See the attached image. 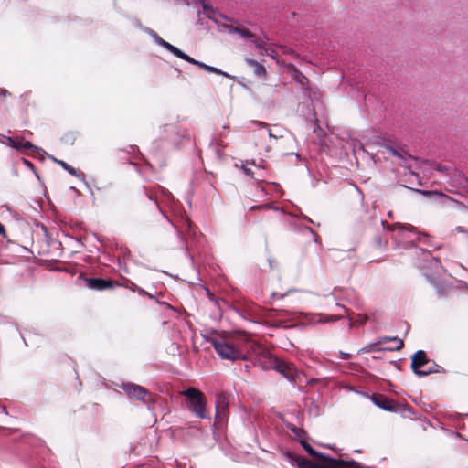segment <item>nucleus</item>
Wrapping results in <instances>:
<instances>
[{
    "instance_id": "f257e3e1",
    "label": "nucleus",
    "mask_w": 468,
    "mask_h": 468,
    "mask_svg": "<svg viewBox=\"0 0 468 468\" xmlns=\"http://www.w3.org/2000/svg\"><path fill=\"white\" fill-rule=\"evenodd\" d=\"M300 444L303 446V448L306 451V452L319 460L324 462V464H317L310 460L297 456L290 452H286L284 453V456L286 457L287 461L294 466H297L298 468H351L356 467L359 468L360 464L352 460V461H343L340 459H335L330 457L329 455L322 452H316L307 441L306 440L300 442Z\"/></svg>"
},
{
    "instance_id": "f03ea898",
    "label": "nucleus",
    "mask_w": 468,
    "mask_h": 468,
    "mask_svg": "<svg viewBox=\"0 0 468 468\" xmlns=\"http://www.w3.org/2000/svg\"><path fill=\"white\" fill-rule=\"evenodd\" d=\"M138 27L141 30H143L144 33L149 35L153 38V40L154 41V43L156 45L164 48L165 49L169 51L171 54H173L175 57L181 58L192 65H196L199 69H201L208 73L222 75L226 78L233 79V80L236 78L235 76H232V75L229 74L228 72L221 70L218 68H216V67L210 66V65H207L204 62H201L199 60H197V59L191 58L190 56H188L187 54L183 52L181 49H179L177 47H176V46L170 44L169 42L165 41V39H163L154 29L147 27H144L140 23L138 24Z\"/></svg>"
},
{
    "instance_id": "7ed1b4c3",
    "label": "nucleus",
    "mask_w": 468,
    "mask_h": 468,
    "mask_svg": "<svg viewBox=\"0 0 468 468\" xmlns=\"http://www.w3.org/2000/svg\"><path fill=\"white\" fill-rule=\"evenodd\" d=\"M218 356L230 362L245 361L249 358L248 351L239 348L222 336L213 337L209 340Z\"/></svg>"
},
{
    "instance_id": "20e7f679",
    "label": "nucleus",
    "mask_w": 468,
    "mask_h": 468,
    "mask_svg": "<svg viewBox=\"0 0 468 468\" xmlns=\"http://www.w3.org/2000/svg\"><path fill=\"white\" fill-rule=\"evenodd\" d=\"M251 353L256 356V363L263 369H273L278 357L273 356L268 349L256 342L248 343V354Z\"/></svg>"
},
{
    "instance_id": "39448f33",
    "label": "nucleus",
    "mask_w": 468,
    "mask_h": 468,
    "mask_svg": "<svg viewBox=\"0 0 468 468\" xmlns=\"http://www.w3.org/2000/svg\"><path fill=\"white\" fill-rule=\"evenodd\" d=\"M145 195L149 200L153 201L162 214V216L172 224V226L176 229V227L172 223V221L166 217L165 212L161 208V203H165L167 205H171L175 201V197L167 189L164 188L161 186H157L151 189L145 188Z\"/></svg>"
},
{
    "instance_id": "423d86ee",
    "label": "nucleus",
    "mask_w": 468,
    "mask_h": 468,
    "mask_svg": "<svg viewBox=\"0 0 468 468\" xmlns=\"http://www.w3.org/2000/svg\"><path fill=\"white\" fill-rule=\"evenodd\" d=\"M184 134L176 123H168L160 127L159 140L164 142V147L166 150L179 146Z\"/></svg>"
},
{
    "instance_id": "0eeeda50",
    "label": "nucleus",
    "mask_w": 468,
    "mask_h": 468,
    "mask_svg": "<svg viewBox=\"0 0 468 468\" xmlns=\"http://www.w3.org/2000/svg\"><path fill=\"white\" fill-rule=\"evenodd\" d=\"M120 388L130 397L137 400H144V399L150 395L149 391L137 384L132 382H123L120 385Z\"/></svg>"
},
{
    "instance_id": "6e6552de",
    "label": "nucleus",
    "mask_w": 468,
    "mask_h": 468,
    "mask_svg": "<svg viewBox=\"0 0 468 468\" xmlns=\"http://www.w3.org/2000/svg\"><path fill=\"white\" fill-rule=\"evenodd\" d=\"M273 370L282 375L289 382L294 384L298 378V371L292 364H288L278 358L276 366Z\"/></svg>"
},
{
    "instance_id": "1a4fd4ad",
    "label": "nucleus",
    "mask_w": 468,
    "mask_h": 468,
    "mask_svg": "<svg viewBox=\"0 0 468 468\" xmlns=\"http://www.w3.org/2000/svg\"><path fill=\"white\" fill-rule=\"evenodd\" d=\"M431 360L428 358L427 354L423 350H418L411 356V369L415 375L420 377L421 371L429 365Z\"/></svg>"
},
{
    "instance_id": "9d476101",
    "label": "nucleus",
    "mask_w": 468,
    "mask_h": 468,
    "mask_svg": "<svg viewBox=\"0 0 468 468\" xmlns=\"http://www.w3.org/2000/svg\"><path fill=\"white\" fill-rule=\"evenodd\" d=\"M197 2L201 5L203 8V14L206 16V17L213 21L216 25L218 24V18L227 21L229 20L227 16L219 13L216 8L213 7L212 5L207 2V0H198Z\"/></svg>"
},
{
    "instance_id": "9b49d317",
    "label": "nucleus",
    "mask_w": 468,
    "mask_h": 468,
    "mask_svg": "<svg viewBox=\"0 0 468 468\" xmlns=\"http://www.w3.org/2000/svg\"><path fill=\"white\" fill-rule=\"evenodd\" d=\"M253 123L261 127V129L258 132L259 136L267 134L270 139H275V140L283 138V136H284L285 131L283 129L278 127L277 125L274 126L277 129V131L274 132L273 130H271L270 128L269 124H267L263 122L254 121Z\"/></svg>"
},
{
    "instance_id": "f8f14e48",
    "label": "nucleus",
    "mask_w": 468,
    "mask_h": 468,
    "mask_svg": "<svg viewBox=\"0 0 468 468\" xmlns=\"http://www.w3.org/2000/svg\"><path fill=\"white\" fill-rule=\"evenodd\" d=\"M188 408L197 417L200 419H209V415L206 411L204 396L190 401Z\"/></svg>"
},
{
    "instance_id": "ddd939ff",
    "label": "nucleus",
    "mask_w": 468,
    "mask_h": 468,
    "mask_svg": "<svg viewBox=\"0 0 468 468\" xmlns=\"http://www.w3.org/2000/svg\"><path fill=\"white\" fill-rule=\"evenodd\" d=\"M85 282L89 289L96 291H103L106 289L113 288V284L110 280L102 278H86Z\"/></svg>"
},
{
    "instance_id": "4468645a",
    "label": "nucleus",
    "mask_w": 468,
    "mask_h": 468,
    "mask_svg": "<svg viewBox=\"0 0 468 468\" xmlns=\"http://www.w3.org/2000/svg\"><path fill=\"white\" fill-rule=\"evenodd\" d=\"M292 79L303 88L304 95L308 98V100L311 101V96H310V90H309V80L305 75H303L299 69H297L295 67L292 68Z\"/></svg>"
},
{
    "instance_id": "2eb2a0df",
    "label": "nucleus",
    "mask_w": 468,
    "mask_h": 468,
    "mask_svg": "<svg viewBox=\"0 0 468 468\" xmlns=\"http://www.w3.org/2000/svg\"><path fill=\"white\" fill-rule=\"evenodd\" d=\"M15 144H12L11 147L19 152H25L27 150H32L35 152H39L41 149L29 141H25L22 137H14Z\"/></svg>"
},
{
    "instance_id": "dca6fc26",
    "label": "nucleus",
    "mask_w": 468,
    "mask_h": 468,
    "mask_svg": "<svg viewBox=\"0 0 468 468\" xmlns=\"http://www.w3.org/2000/svg\"><path fill=\"white\" fill-rule=\"evenodd\" d=\"M389 341L393 342L395 344V346H390V347H385L384 348L385 350L399 351L403 347V345H404L403 341L397 336H381L377 341V344L380 345V344H384V343H387Z\"/></svg>"
},
{
    "instance_id": "f3484780",
    "label": "nucleus",
    "mask_w": 468,
    "mask_h": 468,
    "mask_svg": "<svg viewBox=\"0 0 468 468\" xmlns=\"http://www.w3.org/2000/svg\"><path fill=\"white\" fill-rule=\"evenodd\" d=\"M371 400L373 401V403L386 410V411H395V407L391 405L390 401L384 396H381V395H374L372 398H371Z\"/></svg>"
},
{
    "instance_id": "a211bd4d",
    "label": "nucleus",
    "mask_w": 468,
    "mask_h": 468,
    "mask_svg": "<svg viewBox=\"0 0 468 468\" xmlns=\"http://www.w3.org/2000/svg\"><path fill=\"white\" fill-rule=\"evenodd\" d=\"M228 410V402L224 396H219L216 402V418H223Z\"/></svg>"
},
{
    "instance_id": "6ab92c4d",
    "label": "nucleus",
    "mask_w": 468,
    "mask_h": 468,
    "mask_svg": "<svg viewBox=\"0 0 468 468\" xmlns=\"http://www.w3.org/2000/svg\"><path fill=\"white\" fill-rule=\"evenodd\" d=\"M444 369L438 364H436L433 360H431L430 364L426 366V367L421 371L420 377H426L432 373H442Z\"/></svg>"
},
{
    "instance_id": "aec40b11",
    "label": "nucleus",
    "mask_w": 468,
    "mask_h": 468,
    "mask_svg": "<svg viewBox=\"0 0 468 468\" xmlns=\"http://www.w3.org/2000/svg\"><path fill=\"white\" fill-rule=\"evenodd\" d=\"M246 61L248 65L254 68V73L256 76L263 77L266 75V69L263 65L251 58H248Z\"/></svg>"
},
{
    "instance_id": "412c9836",
    "label": "nucleus",
    "mask_w": 468,
    "mask_h": 468,
    "mask_svg": "<svg viewBox=\"0 0 468 468\" xmlns=\"http://www.w3.org/2000/svg\"><path fill=\"white\" fill-rule=\"evenodd\" d=\"M59 165L64 169L66 170L67 172H69L71 176H74L81 180H85V175L84 173L80 172V171H78L77 169H75L74 167H72L71 165H69V164H67L66 162L64 161H59Z\"/></svg>"
},
{
    "instance_id": "4be33fe9",
    "label": "nucleus",
    "mask_w": 468,
    "mask_h": 468,
    "mask_svg": "<svg viewBox=\"0 0 468 468\" xmlns=\"http://www.w3.org/2000/svg\"><path fill=\"white\" fill-rule=\"evenodd\" d=\"M210 146L213 147L217 157L221 158L222 149L226 147V144L223 143V141L221 139L212 138L210 142Z\"/></svg>"
},
{
    "instance_id": "5701e85b",
    "label": "nucleus",
    "mask_w": 468,
    "mask_h": 468,
    "mask_svg": "<svg viewBox=\"0 0 468 468\" xmlns=\"http://www.w3.org/2000/svg\"><path fill=\"white\" fill-rule=\"evenodd\" d=\"M241 169L243 170L245 175L250 176L255 180L261 181L265 177V175L263 173H257L256 171L251 170L250 168L248 167V165H246L245 163L241 165Z\"/></svg>"
},
{
    "instance_id": "b1692460",
    "label": "nucleus",
    "mask_w": 468,
    "mask_h": 468,
    "mask_svg": "<svg viewBox=\"0 0 468 468\" xmlns=\"http://www.w3.org/2000/svg\"><path fill=\"white\" fill-rule=\"evenodd\" d=\"M268 39L266 37H256L255 36H254V38L251 39V41L254 43V45L259 49L261 54L267 53V50H266V41Z\"/></svg>"
},
{
    "instance_id": "393cba45",
    "label": "nucleus",
    "mask_w": 468,
    "mask_h": 468,
    "mask_svg": "<svg viewBox=\"0 0 468 468\" xmlns=\"http://www.w3.org/2000/svg\"><path fill=\"white\" fill-rule=\"evenodd\" d=\"M288 429L295 435L299 442L306 440V432L301 428H297L294 425H288Z\"/></svg>"
},
{
    "instance_id": "a878e982",
    "label": "nucleus",
    "mask_w": 468,
    "mask_h": 468,
    "mask_svg": "<svg viewBox=\"0 0 468 468\" xmlns=\"http://www.w3.org/2000/svg\"><path fill=\"white\" fill-rule=\"evenodd\" d=\"M386 148L392 155L397 156L401 160L406 161L407 158L410 157V155L405 151L398 150L390 145H386Z\"/></svg>"
},
{
    "instance_id": "bb28decb",
    "label": "nucleus",
    "mask_w": 468,
    "mask_h": 468,
    "mask_svg": "<svg viewBox=\"0 0 468 468\" xmlns=\"http://www.w3.org/2000/svg\"><path fill=\"white\" fill-rule=\"evenodd\" d=\"M246 165H253L255 166L256 168V172L257 173H263L264 175L266 174L265 173V165H264V161L263 160H260L259 162H257L256 160L252 159V160H247L245 162Z\"/></svg>"
},
{
    "instance_id": "cd10ccee",
    "label": "nucleus",
    "mask_w": 468,
    "mask_h": 468,
    "mask_svg": "<svg viewBox=\"0 0 468 468\" xmlns=\"http://www.w3.org/2000/svg\"><path fill=\"white\" fill-rule=\"evenodd\" d=\"M391 230L399 229V230H407L410 232H415L416 228L410 224H402V223H395L390 227Z\"/></svg>"
},
{
    "instance_id": "c85d7f7f",
    "label": "nucleus",
    "mask_w": 468,
    "mask_h": 468,
    "mask_svg": "<svg viewBox=\"0 0 468 468\" xmlns=\"http://www.w3.org/2000/svg\"><path fill=\"white\" fill-rule=\"evenodd\" d=\"M183 394L186 397H187L190 399V401H193V400L200 398L201 396H203V394L199 390L195 389V388H188L186 391H184Z\"/></svg>"
},
{
    "instance_id": "c756f323",
    "label": "nucleus",
    "mask_w": 468,
    "mask_h": 468,
    "mask_svg": "<svg viewBox=\"0 0 468 468\" xmlns=\"http://www.w3.org/2000/svg\"><path fill=\"white\" fill-rule=\"evenodd\" d=\"M427 279L431 282V284L434 287L435 291L440 294L442 295V286L439 281H437L435 278H432L429 275H426Z\"/></svg>"
},
{
    "instance_id": "7c9ffc66",
    "label": "nucleus",
    "mask_w": 468,
    "mask_h": 468,
    "mask_svg": "<svg viewBox=\"0 0 468 468\" xmlns=\"http://www.w3.org/2000/svg\"><path fill=\"white\" fill-rule=\"evenodd\" d=\"M218 26V27L220 28V30H226L228 31L229 33H237L239 31V27H233L231 25H229V24H220L218 22V24H217Z\"/></svg>"
},
{
    "instance_id": "2f4dec72",
    "label": "nucleus",
    "mask_w": 468,
    "mask_h": 468,
    "mask_svg": "<svg viewBox=\"0 0 468 468\" xmlns=\"http://www.w3.org/2000/svg\"><path fill=\"white\" fill-rule=\"evenodd\" d=\"M241 37L245 39H252L254 38V34H252L250 31L245 28L239 27V31L237 32Z\"/></svg>"
},
{
    "instance_id": "473e14b6",
    "label": "nucleus",
    "mask_w": 468,
    "mask_h": 468,
    "mask_svg": "<svg viewBox=\"0 0 468 468\" xmlns=\"http://www.w3.org/2000/svg\"><path fill=\"white\" fill-rule=\"evenodd\" d=\"M0 143L11 147L12 144H15V138L1 134Z\"/></svg>"
},
{
    "instance_id": "72a5a7b5",
    "label": "nucleus",
    "mask_w": 468,
    "mask_h": 468,
    "mask_svg": "<svg viewBox=\"0 0 468 468\" xmlns=\"http://www.w3.org/2000/svg\"><path fill=\"white\" fill-rule=\"evenodd\" d=\"M378 345V344H377V342L373 343V344H369V345L364 346L363 348H361L358 353H368L371 351L378 350V347H377Z\"/></svg>"
},
{
    "instance_id": "f704fd0d",
    "label": "nucleus",
    "mask_w": 468,
    "mask_h": 468,
    "mask_svg": "<svg viewBox=\"0 0 468 468\" xmlns=\"http://www.w3.org/2000/svg\"><path fill=\"white\" fill-rule=\"evenodd\" d=\"M130 284L127 286V288H129L130 290H132L133 292H138L139 294H143V293H146V291L144 290L143 288L139 287L138 285H136L135 283L130 282H129Z\"/></svg>"
},
{
    "instance_id": "c9c22d12",
    "label": "nucleus",
    "mask_w": 468,
    "mask_h": 468,
    "mask_svg": "<svg viewBox=\"0 0 468 468\" xmlns=\"http://www.w3.org/2000/svg\"><path fill=\"white\" fill-rule=\"evenodd\" d=\"M340 319V316L338 315H324L321 316L320 321L323 323H329V322H335Z\"/></svg>"
},
{
    "instance_id": "e433bc0d",
    "label": "nucleus",
    "mask_w": 468,
    "mask_h": 468,
    "mask_svg": "<svg viewBox=\"0 0 468 468\" xmlns=\"http://www.w3.org/2000/svg\"><path fill=\"white\" fill-rule=\"evenodd\" d=\"M290 292H291V290H289L288 292H286L285 293H282V294H279L278 292H273L271 296V298L283 299Z\"/></svg>"
},
{
    "instance_id": "4c0bfd02",
    "label": "nucleus",
    "mask_w": 468,
    "mask_h": 468,
    "mask_svg": "<svg viewBox=\"0 0 468 468\" xmlns=\"http://www.w3.org/2000/svg\"><path fill=\"white\" fill-rule=\"evenodd\" d=\"M431 265L434 266L436 269L442 268L441 265L440 261L437 258H432L431 259Z\"/></svg>"
},
{
    "instance_id": "58836bf2",
    "label": "nucleus",
    "mask_w": 468,
    "mask_h": 468,
    "mask_svg": "<svg viewBox=\"0 0 468 468\" xmlns=\"http://www.w3.org/2000/svg\"><path fill=\"white\" fill-rule=\"evenodd\" d=\"M7 96H10L9 91L4 88H0V98H5Z\"/></svg>"
},
{
    "instance_id": "ea45409f",
    "label": "nucleus",
    "mask_w": 468,
    "mask_h": 468,
    "mask_svg": "<svg viewBox=\"0 0 468 468\" xmlns=\"http://www.w3.org/2000/svg\"><path fill=\"white\" fill-rule=\"evenodd\" d=\"M422 194H424V195H435V196H440V197H446L445 195H443L441 193H438V192L431 193V192H428V191H422Z\"/></svg>"
},
{
    "instance_id": "a19ab883",
    "label": "nucleus",
    "mask_w": 468,
    "mask_h": 468,
    "mask_svg": "<svg viewBox=\"0 0 468 468\" xmlns=\"http://www.w3.org/2000/svg\"><path fill=\"white\" fill-rule=\"evenodd\" d=\"M305 229L308 230L314 236V241L317 242V238L314 231L310 227H306Z\"/></svg>"
},
{
    "instance_id": "79ce46f5",
    "label": "nucleus",
    "mask_w": 468,
    "mask_h": 468,
    "mask_svg": "<svg viewBox=\"0 0 468 468\" xmlns=\"http://www.w3.org/2000/svg\"><path fill=\"white\" fill-rule=\"evenodd\" d=\"M24 164L30 169H34V165L30 161L24 159Z\"/></svg>"
},
{
    "instance_id": "37998d69",
    "label": "nucleus",
    "mask_w": 468,
    "mask_h": 468,
    "mask_svg": "<svg viewBox=\"0 0 468 468\" xmlns=\"http://www.w3.org/2000/svg\"><path fill=\"white\" fill-rule=\"evenodd\" d=\"M339 353L341 355L342 359H348L350 357V354H348V353H345L342 351H340Z\"/></svg>"
},
{
    "instance_id": "c03bdc74",
    "label": "nucleus",
    "mask_w": 468,
    "mask_h": 468,
    "mask_svg": "<svg viewBox=\"0 0 468 468\" xmlns=\"http://www.w3.org/2000/svg\"><path fill=\"white\" fill-rule=\"evenodd\" d=\"M460 287H461V288H465V289H466V291H468V283H467L466 282H463V281H461V282H460Z\"/></svg>"
},
{
    "instance_id": "a18cd8bd",
    "label": "nucleus",
    "mask_w": 468,
    "mask_h": 468,
    "mask_svg": "<svg viewBox=\"0 0 468 468\" xmlns=\"http://www.w3.org/2000/svg\"><path fill=\"white\" fill-rule=\"evenodd\" d=\"M460 287H461V288H465V289H466V291H468V283H467L466 282H463V281H461V282H460Z\"/></svg>"
},
{
    "instance_id": "49530a36",
    "label": "nucleus",
    "mask_w": 468,
    "mask_h": 468,
    "mask_svg": "<svg viewBox=\"0 0 468 468\" xmlns=\"http://www.w3.org/2000/svg\"><path fill=\"white\" fill-rule=\"evenodd\" d=\"M302 217H303V218L304 220H306V221H308V222H310V223H312V224H314V221H313L309 217L304 216V215H303Z\"/></svg>"
},
{
    "instance_id": "de8ad7c7",
    "label": "nucleus",
    "mask_w": 468,
    "mask_h": 468,
    "mask_svg": "<svg viewBox=\"0 0 468 468\" xmlns=\"http://www.w3.org/2000/svg\"><path fill=\"white\" fill-rule=\"evenodd\" d=\"M0 234L1 235H5V228H4V226L1 223H0Z\"/></svg>"
},
{
    "instance_id": "09e8293b",
    "label": "nucleus",
    "mask_w": 468,
    "mask_h": 468,
    "mask_svg": "<svg viewBox=\"0 0 468 468\" xmlns=\"http://www.w3.org/2000/svg\"><path fill=\"white\" fill-rule=\"evenodd\" d=\"M142 295H146L150 299H154V296L152 293L148 292H146V293H143Z\"/></svg>"
},
{
    "instance_id": "8fccbe9b",
    "label": "nucleus",
    "mask_w": 468,
    "mask_h": 468,
    "mask_svg": "<svg viewBox=\"0 0 468 468\" xmlns=\"http://www.w3.org/2000/svg\"><path fill=\"white\" fill-rule=\"evenodd\" d=\"M1 409H2V412H3V413H5V415H7V414H8V412H7V410H6L5 406H2V407H1Z\"/></svg>"
},
{
    "instance_id": "3c124183",
    "label": "nucleus",
    "mask_w": 468,
    "mask_h": 468,
    "mask_svg": "<svg viewBox=\"0 0 468 468\" xmlns=\"http://www.w3.org/2000/svg\"><path fill=\"white\" fill-rule=\"evenodd\" d=\"M456 230H457L458 232H464L463 228V227H460V226L456 228Z\"/></svg>"
},
{
    "instance_id": "603ef678",
    "label": "nucleus",
    "mask_w": 468,
    "mask_h": 468,
    "mask_svg": "<svg viewBox=\"0 0 468 468\" xmlns=\"http://www.w3.org/2000/svg\"><path fill=\"white\" fill-rule=\"evenodd\" d=\"M85 185H86V186L89 188V190H90V194H91V195H93V192H92V190H91V188H90V186L89 183H88V182H85Z\"/></svg>"
},
{
    "instance_id": "864d4df0",
    "label": "nucleus",
    "mask_w": 468,
    "mask_h": 468,
    "mask_svg": "<svg viewBox=\"0 0 468 468\" xmlns=\"http://www.w3.org/2000/svg\"><path fill=\"white\" fill-rule=\"evenodd\" d=\"M52 160H53L55 163H57V164H58V165H59V161H60V160H58V159H57V158H55V157H52Z\"/></svg>"
},
{
    "instance_id": "5fc2aeb1",
    "label": "nucleus",
    "mask_w": 468,
    "mask_h": 468,
    "mask_svg": "<svg viewBox=\"0 0 468 468\" xmlns=\"http://www.w3.org/2000/svg\"><path fill=\"white\" fill-rule=\"evenodd\" d=\"M438 170H439V171H443V170H444V167L438 166Z\"/></svg>"
},
{
    "instance_id": "6e6d98bb",
    "label": "nucleus",
    "mask_w": 468,
    "mask_h": 468,
    "mask_svg": "<svg viewBox=\"0 0 468 468\" xmlns=\"http://www.w3.org/2000/svg\"><path fill=\"white\" fill-rule=\"evenodd\" d=\"M269 263H270V268H273L272 261L271 260H269Z\"/></svg>"
},
{
    "instance_id": "4d7b16f0",
    "label": "nucleus",
    "mask_w": 468,
    "mask_h": 468,
    "mask_svg": "<svg viewBox=\"0 0 468 468\" xmlns=\"http://www.w3.org/2000/svg\"><path fill=\"white\" fill-rule=\"evenodd\" d=\"M222 128H223L224 130H227V129L229 128V126L225 124V125H223V126H222Z\"/></svg>"
},
{
    "instance_id": "13d9d810",
    "label": "nucleus",
    "mask_w": 468,
    "mask_h": 468,
    "mask_svg": "<svg viewBox=\"0 0 468 468\" xmlns=\"http://www.w3.org/2000/svg\"><path fill=\"white\" fill-rule=\"evenodd\" d=\"M308 114H309V115H310V114H313V111H312L311 109H309V112H308Z\"/></svg>"
},
{
    "instance_id": "bf43d9fd",
    "label": "nucleus",
    "mask_w": 468,
    "mask_h": 468,
    "mask_svg": "<svg viewBox=\"0 0 468 468\" xmlns=\"http://www.w3.org/2000/svg\"><path fill=\"white\" fill-rule=\"evenodd\" d=\"M178 236H179L180 239H182V234H181L180 231H178Z\"/></svg>"
},
{
    "instance_id": "052dcab7",
    "label": "nucleus",
    "mask_w": 468,
    "mask_h": 468,
    "mask_svg": "<svg viewBox=\"0 0 468 468\" xmlns=\"http://www.w3.org/2000/svg\"><path fill=\"white\" fill-rule=\"evenodd\" d=\"M163 304H165L167 307L171 308L170 304H167L166 303H163Z\"/></svg>"
},
{
    "instance_id": "680f3d73",
    "label": "nucleus",
    "mask_w": 468,
    "mask_h": 468,
    "mask_svg": "<svg viewBox=\"0 0 468 468\" xmlns=\"http://www.w3.org/2000/svg\"><path fill=\"white\" fill-rule=\"evenodd\" d=\"M187 226L190 228L191 223L189 221L186 222Z\"/></svg>"
},
{
    "instance_id": "e2e57ef3",
    "label": "nucleus",
    "mask_w": 468,
    "mask_h": 468,
    "mask_svg": "<svg viewBox=\"0 0 468 468\" xmlns=\"http://www.w3.org/2000/svg\"><path fill=\"white\" fill-rule=\"evenodd\" d=\"M386 223L385 220H381V224L384 225Z\"/></svg>"
}]
</instances>
